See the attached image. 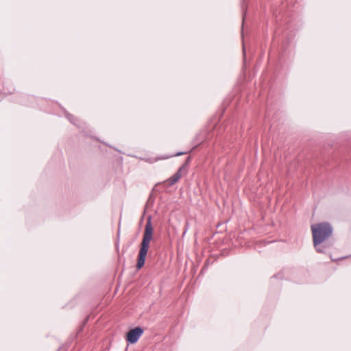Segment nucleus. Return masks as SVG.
Here are the masks:
<instances>
[{
    "label": "nucleus",
    "mask_w": 351,
    "mask_h": 351,
    "mask_svg": "<svg viewBox=\"0 0 351 351\" xmlns=\"http://www.w3.org/2000/svg\"><path fill=\"white\" fill-rule=\"evenodd\" d=\"M190 161H191V157L189 156L186 159L185 162L178 169L177 172L174 175H173L171 177H170L169 179L166 180L165 181V183H166L168 186H173L174 184H176L177 182H178V180L182 176L183 172H184L186 173V167L189 165Z\"/></svg>",
    "instance_id": "nucleus-3"
},
{
    "label": "nucleus",
    "mask_w": 351,
    "mask_h": 351,
    "mask_svg": "<svg viewBox=\"0 0 351 351\" xmlns=\"http://www.w3.org/2000/svg\"><path fill=\"white\" fill-rule=\"evenodd\" d=\"M153 237V227L149 217L145 224V232L143 237V240L141 244V248L138 255V261L136 268L138 269L143 267L145 264V258L149 250V243Z\"/></svg>",
    "instance_id": "nucleus-2"
},
{
    "label": "nucleus",
    "mask_w": 351,
    "mask_h": 351,
    "mask_svg": "<svg viewBox=\"0 0 351 351\" xmlns=\"http://www.w3.org/2000/svg\"><path fill=\"white\" fill-rule=\"evenodd\" d=\"M69 120L73 122V118H70Z\"/></svg>",
    "instance_id": "nucleus-8"
},
{
    "label": "nucleus",
    "mask_w": 351,
    "mask_h": 351,
    "mask_svg": "<svg viewBox=\"0 0 351 351\" xmlns=\"http://www.w3.org/2000/svg\"><path fill=\"white\" fill-rule=\"evenodd\" d=\"M186 152H178L177 154H176L174 156H180V155H182V154H186Z\"/></svg>",
    "instance_id": "nucleus-5"
},
{
    "label": "nucleus",
    "mask_w": 351,
    "mask_h": 351,
    "mask_svg": "<svg viewBox=\"0 0 351 351\" xmlns=\"http://www.w3.org/2000/svg\"><path fill=\"white\" fill-rule=\"evenodd\" d=\"M143 333V330L141 327H136L132 330H130L126 336V340L134 344L136 343L140 338V337Z\"/></svg>",
    "instance_id": "nucleus-4"
},
{
    "label": "nucleus",
    "mask_w": 351,
    "mask_h": 351,
    "mask_svg": "<svg viewBox=\"0 0 351 351\" xmlns=\"http://www.w3.org/2000/svg\"><path fill=\"white\" fill-rule=\"evenodd\" d=\"M169 157H163V158H161V159H166V158H168Z\"/></svg>",
    "instance_id": "nucleus-7"
},
{
    "label": "nucleus",
    "mask_w": 351,
    "mask_h": 351,
    "mask_svg": "<svg viewBox=\"0 0 351 351\" xmlns=\"http://www.w3.org/2000/svg\"><path fill=\"white\" fill-rule=\"evenodd\" d=\"M313 236V242L317 252H323L319 245L327 240L332 233V228L329 223L322 222L315 223L311 226Z\"/></svg>",
    "instance_id": "nucleus-1"
},
{
    "label": "nucleus",
    "mask_w": 351,
    "mask_h": 351,
    "mask_svg": "<svg viewBox=\"0 0 351 351\" xmlns=\"http://www.w3.org/2000/svg\"><path fill=\"white\" fill-rule=\"evenodd\" d=\"M68 118L70 119V118H73V117L72 115H69L68 116Z\"/></svg>",
    "instance_id": "nucleus-6"
}]
</instances>
